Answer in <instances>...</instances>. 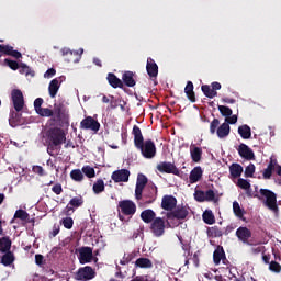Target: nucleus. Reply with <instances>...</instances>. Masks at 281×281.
I'll return each instance as SVG.
<instances>
[{"label": "nucleus", "instance_id": "obj_37", "mask_svg": "<svg viewBox=\"0 0 281 281\" xmlns=\"http://www.w3.org/2000/svg\"><path fill=\"white\" fill-rule=\"evenodd\" d=\"M206 234L209 238H221V236H223V231H221L218 226H214V227H209L206 231Z\"/></svg>", "mask_w": 281, "mask_h": 281}, {"label": "nucleus", "instance_id": "obj_15", "mask_svg": "<svg viewBox=\"0 0 281 281\" xmlns=\"http://www.w3.org/2000/svg\"><path fill=\"white\" fill-rule=\"evenodd\" d=\"M12 56L13 58H23V55L21 54V52L15 50L14 47L10 46V45H3L0 44V58L1 56Z\"/></svg>", "mask_w": 281, "mask_h": 281}, {"label": "nucleus", "instance_id": "obj_48", "mask_svg": "<svg viewBox=\"0 0 281 281\" xmlns=\"http://www.w3.org/2000/svg\"><path fill=\"white\" fill-rule=\"evenodd\" d=\"M82 172L86 175V177H88V179H93V177H95V169H93L91 166L83 167Z\"/></svg>", "mask_w": 281, "mask_h": 281}, {"label": "nucleus", "instance_id": "obj_32", "mask_svg": "<svg viewBox=\"0 0 281 281\" xmlns=\"http://www.w3.org/2000/svg\"><path fill=\"white\" fill-rule=\"evenodd\" d=\"M231 127L229 124L227 123H222L216 131V135L220 139H225V137H227L229 135L231 132Z\"/></svg>", "mask_w": 281, "mask_h": 281}, {"label": "nucleus", "instance_id": "obj_56", "mask_svg": "<svg viewBox=\"0 0 281 281\" xmlns=\"http://www.w3.org/2000/svg\"><path fill=\"white\" fill-rule=\"evenodd\" d=\"M4 64L8 65L10 67V69H12L13 71H16V69L20 68L16 60H12V59L7 58V59H4Z\"/></svg>", "mask_w": 281, "mask_h": 281}, {"label": "nucleus", "instance_id": "obj_38", "mask_svg": "<svg viewBox=\"0 0 281 281\" xmlns=\"http://www.w3.org/2000/svg\"><path fill=\"white\" fill-rule=\"evenodd\" d=\"M105 187H104V180L98 179L92 187V191L94 194H102L104 192Z\"/></svg>", "mask_w": 281, "mask_h": 281}, {"label": "nucleus", "instance_id": "obj_28", "mask_svg": "<svg viewBox=\"0 0 281 281\" xmlns=\"http://www.w3.org/2000/svg\"><path fill=\"white\" fill-rule=\"evenodd\" d=\"M184 93L189 101H191L192 103L196 102V94L194 93V83H192V81L187 82Z\"/></svg>", "mask_w": 281, "mask_h": 281}, {"label": "nucleus", "instance_id": "obj_46", "mask_svg": "<svg viewBox=\"0 0 281 281\" xmlns=\"http://www.w3.org/2000/svg\"><path fill=\"white\" fill-rule=\"evenodd\" d=\"M36 113H37V115H41V117H54V110H52L49 108H42Z\"/></svg>", "mask_w": 281, "mask_h": 281}, {"label": "nucleus", "instance_id": "obj_64", "mask_svg": "<svg viewBox=\"0 0 281 281\" xmlns=\"http://www.w3.org/2000/svg\"><path fill=\"white\" fill-rule=\"evenodd\" d=\"M53 76H56V69H54V68L48 69V70L44 74V77H45V78H52Z\"/></svg>", "mask_w": 281, "mask_h": 281}, {"label": "nucleus", "instance_id": "obj_6", "mask_svg": "<svg viewBox=\"0 0 281 281\" xmlns=\"http://www.w3.org/2000/svg\"><path fill=\"white\" fill-rule=\"evenodd\" d=\"M95 276H97L95 269H93L91 266H85L77 270V272L75 273V280L89 281V280H93Z\"/></svg>", "mask_w": 281, "mask_h": 281}, {"label": "nucleus", "instance_id": "obj_52", "mask_svg": "<svg viewBox=\"0 0 281 281\" xmlns=\"http://www.w3.org/2000/svg\"><path fill=\"white\" fill-rule=\"evenodd\" d=\"M254 172H256V165L249 164V165L245 168V177H246V178H251V177H254Z\"/></svg>", "mask_w": 281, "mask_h": 281}, {"label": "nucleus", "instance_id": "obj_36", "mask_svg": "<svg viewBox=\"0 0 281 281\" xmlns=\"http://www.w3.org/2000/svg\"><path fill=\"white\" fill-rule=\"evenodd\" d=\"M202 218L206 225H214V223H216V217H214L212 210L204 211Z\"/></svg>", "mask_w": 281, "mask_h": 281}, {"label": "nucleus", "instance_id": "obj_55", "mask_svg": "<svg viewBox=\"0 0 281 281\" xmlns=\"http://www.w3.org/2000/svg\"><path fill=\"white\" fill-rule=\"evenodd\" d=\"M269 269L272 271V273H280L281 272V266L277 261H271L269 263Z\"/></svg>", "mask_w": 281, "mask_h": 281}, {"label": "nucleus", "instance_id": "obj_57", "mask_svg": "<svg viewBox=\"0 0 281 281\" xmlns=\"http://www.w3.org/2000/svg\"><path fill=\"white\" fill-rule=\"evenodd\" d=\"M61 224L66 229H71V227H74V218L71 217L63 218Z\"/></svg>", "mask_w": 281, "mask_h": 281}, {"label": "nucleus", "instance_id": "obj_21", "mask_svg": "<svg viewBox=\"0 0 281 281\" xmlns=\"http://www.w3.org/2000/svg\"><path fill=\"white\" fill-rule=\"evenodd\" d=\"M236 236L241 240V243H249V238H251V231L241 226L237 228Z\"/></svg>", "mask_w": 281, "mask_h": 281}, {"label": "nucleus", "instance_id": "obj_22", "mask_svg": "<svg viewBox=\"0 0 281 281\" xmlns=\"http://www.w3.org/2000/svg\"><path fill=\"white\" fill-rule=\"evenodd\" d=\"M203 178V169L201 166L194 167L189 176L190 183H198Z\"/></svg>", "mask_w": 281, "mask_h": 281}, {"label": "nucleus", "instance_id": "obj_29", "mask_svg": "<svg viewBox=\"0 0 281 281\" xmlns=\"http://www.w3.org/2000/svg\"><path fill=\"white\" fill-rule=\"evenodd\" d=\"M156 216H157V214L151 209L144 210L140 213L142 221H144L147 224L153 223L155 221V218H157Z\"/></svg>", "mask_w": 281, "mask_h": 281}, {"label": "nucleus", "instance_id": "obj_53", "mask_svg": "<svg viewBox=\"0 0 281 281\" xmlns=\"http://www.w3.org/2000/svg\"><path fill=\"white\" fill-rule=\"evenodd\" d=\"M146 183H148V178L143 173H139L137 177L136 186L146 188Z\"/></svg>", "mask_w": 281, "mask_h": 281}, {"label": "nucleus", "instance_id": "obj_17", "mask_svg": "<svg viewBox=\"0 0 281 281\" xmlns=\"http://www.w3.org/2000/svg\"><path fill=\"white\" fill-rule=\"evenodd\" d=\"M146 71L149 78H157L159 76V66L155 63V59L148 57L146 64Z\"/></svg>", "mask_w": 281, "mask_h": 281}, {"label": "nucleus", "instance_id": "obj_41", "mask_svg": "<svg viewBox=\"0 0 281 281\" xmlns=\"http://www.w3.org/2000/svg\"><path fill=\"white\" fill-rule=\"evenodd\" d=\"M204 201L218 203V198L216 196V193L214 192V190L209 189L204 192Z\"/></svg>", "mask_w": 281, "mask_h": 281}, {"label": "nucleus", "instance_id": "obj_59", "mask_svg": "<svg viewBox=\"0 0 281 281\" xmlns=\"http://www.w3.org/2000/svg\"><path fill=\"white\" fill-rule=\"evenodd\" d=\"M52 192H54V194H63V184L60 183H56L53 186L52 188Z\"/></svg>", "mask_w": 281, "mask_h": 281}, {"label": "nucleus", "instance_id": "obj_60", "mask_svg": "<svg viewBox=\"0 0 281 281\" xmlns=\"http://www.w3.org/2000/svg\"><path fill=\"white\" fill-rule=\"evenodd\" d=\"M33 172L40 177H45V169H43L41 166H33Z\"/></svg>", "mask_w": 281, "mask_h": 281}, {"label": "nucleus", "instance_id": "obj_47", "mask_svg": "<svg viewBox=\"0 0 281 281\" xmlns=\"http://www.w3.org/2000/svg\"><path fill=\"white\" fill-rule=\"evenodd\" d=\"M20 74H25L26 76H31V78H34V71H32V68L25 64H21L19 68Z\"/></svg>", "mask_w": 281, "mask_h": 281}, {"label": "nucleus", "instance_id": "obj_44", "mask_svg": "<svg viewBox=\"0 0 281 281\" xmlns=\"http://www.w3.org/2000/svg\"><path fill=\"white\" fill-rule=\"evenodd\" d=\"M217 109H218L221 115H223V117H226V119L232 116V114L234 113L232 111V108L226 106V105H218Z\"/></svg>", "mask_w": 281, "mask_h": 281}, {"label": "nucleus", "instance_id": "obj_18", "mask_svg": "<svg viewBox=\"0 0 281 281\" xmlns=\"http://www.w3.org/2000/svg\"><path fill=\"white\" fill-rule=\"evenodd\" d=\"M143 199H146V203H154L157 200V187H148L143 194Z\"/></svg>", "mask_w": 281, "mask_h": 281}, {"label": "nucleus", "instance_id": "obj_35", "mask_svg": "<svg viewBox=\"0 0 281 281\" xmlns=\"http://www.w3.org/2000/svg\"><path fill=\"white\" fill-rule=\"evenodd\" d=\"M238 134L240 135L241 139H250L251 138V127L245 124L238 127Z\"/></svg>", "mask_w": 281, "mask_h": 281}, {"label": "nucleus", "instance_id": "obj_2", "mask_svg": "<svg viewBox=\"0 0 281 281\" xmlns=\"http://www.w3.org/2000/svg\"><path fill=\"white\" fill-rule=\"evenodd\" d=\"M67 142V135L65 134V130L60 127H50L46 132V144H47V153L50 157H56L58 153L56 150H60V146Z\"/></svg>", "mask_w": 281, "mask_h": 281}, {"label": "nucleus", "instance_id": "obj_14", "mask_svg": "<svg viewBox=\"0 0 281 281\" xmlns=\"http://www.w3.org/2000/svg\"><path fill=\"white\" fill-rule=\"evenodd\" d=\"M239 157L241 159H246V161H251L256 159V155L254 154V150L250 149L249 146H247L245 143H241L237 148Z\"/></svg>", "mask_w": 281, "mask_h": 281}, {"label": "nucleus", "instance_id": "obj_27", "mask_svg": "<svg viewBox=\"0 0 281 281\" xmlns=\"http://www.w3.org/2000/svg\"><path fill=\"white\" fill-rule=\"evenodd\" d=\"M2 254L4 255L1 257V265H3V267H12V265H14V260H16L14 252L8 251Z\"/></svg>", "mask_w": 281, "mask_h": 281}, {"label": "nucleus", "instance_id": "obj_61", "mask_svg": "<svg viewBox=\"0 0 281 281\" xmlns=\"http://www.w3.org/2000/svg\"><path fill=\"white\" fill-rule=\"evenodd\" d=\"M236 122H238V116L237 115H231L225 119V123L224 124H236Z\"/></svg>", "mask_w": 281, "mask_h": 281}, {"label": "nucleus", "instance_id": "obj_40", "mask_svg": "<svg viewBox=\"0 0 281 281\" xmlns=\"http://www.w3.org/2000/svg\"><path fill=\"white\" fill-rule=\"evenodd\" d=\"M233 212L237 218L245 221V211L240 209V204L238 202H233Z\"/></svg>", "mask_w": 281, "mask_h": 281}, {"label": "nucleus", "instance_id": "obj_34", "mask_svg": "<svg viewBox=\"0 0 281 281\" xmlns=\"http://www.w3.org/2000/svg\"><path fill=\"white\" fill-rule=\"evenodd\" d=\"M135 267L139 269H153V261L148 258L140 257L135 261Z\"/></svg>", "mask_w": 281, "mask_h": 281}, {"label": "nucleus", "instance_id": "obj_16", "mask_svg": "<svg viewBox=\"0 0 281 281\" xmlns=\"http://www.w3.org/2000/svg\"><path fill=\"white\" fill-rule=\"evenodd\" d=\"M161 207L167 212H172L177 207V198L173 195H165L161 200Z\"/></svg>", "mask_w": 281, "mask_h": 281}, {"label": "nucleus", "instance_id": "obj_54", "mask_svg": "<svg viewBox=\"0 0 281 281\" xmlns=\"http://www.w3.org/2000/svg\"><path fill=\"white\" fill-rule=\"evenodd\" d=\"M273 175V166L268 164V167L263 170L262 177L263 179H271Z\"/></svg>", "mask_w": 281, "mask_h": 281}, {"label": "nucleus", "instance_id": "obj_4", "mask_svg": "<svg viewBox=\"0 0 281 281\" xmlns=\"http://www.w3.org/2000/svg\"><path fill=\"white\" fill-rule=\"evenodd\" d=\"M259 192L261 196L266 198L265 205H267L268 210L278 214V212H280V209L278 207V195L269 189H260Z\"/></svg>", "mask_w": 281, "mask_h": 281}, {"label": "nucleus", "instance_id": "obj_62", "mask_svg": "<svg viewBox=\"0 0 281 281\" xmlns=\"http://www.w3.org/2000/svg\"><path fill=\"white\" fill-rule=\"evenodd\" d=\"M74 212H75V210L69 204H67V206L64 209L65 216H71L74 214Z\"/></svg>", "mask_w": 281, "mask_h": 281}, {"label": "nucleus", "instance_id": "obj_7", "mask_svg": "<svg viewBox=\"0 0 281 281\" xmlns=\"http://www.w3.org/2000/svg\"><path fill=\"white\" fill-rule=\"evenodd\" d=\"M11 100L14 111L21 113V111H23L25 106V99L23 97V92L19 89H13L11 91Z\"/></svg>", "mask_w": 281, "mask_h": 281}, {"label": "nucleus", "instance_id": "obj_10", "mask_svg": "<svg viewBox=\"0 0 281 281\" xmlns=\"http://www.w3.org/2000/svg\"><path fill=\"white\" fill-rule=\"evenodd\" d=\"M188 207L178 205L173 211L167 213V218L168 221H175V218H177V221H183L188 217Z\"/></svg>", "mask_w": 281, "mask_h": 281}, {"label": "nucleus", "instance_id": "obj_30", "mask_svg": "<svg viewBox=\"0 0 281 281\" xmlns=\"http://www.w3.org/2000/svg\"><path fill=\"white\" fill-rule=\"evenodd\" d=\"M59 89H60V80H58V78L53 79L48 86V93L50 98H55L58 94Z\"/></svg>", "mask_w": 281, "mask_h": 281}, {"label": "nucleus", "instance_id": "obj_12", "mask_svg": "<svg viewBox=\"0 0 281 281\" xmlns=\"http://www.w3.org/2000/svg\"><path fill=\"white\" fill-rule=\"evenodd\" d=\"M80 265H87L93 260V248L83 246L78 249Z\"/></svg>", "mask_w": 281, "mask_h": 281}, {"label": "nucleus", "instance_id": "obj_26", "mask_svg": "<svg viewBox=\"0 0 281 281\" xmlns=\"http://www.w3.org/2000/svg\"><path fill=\"white\" fill-rule=\"evenodd\" d=\"M61 56H68L67 61L68 63H76V59L71 58V56H82L83 49H80V53L78 50H71L69 48H61Z\"/></svg>", "mask_w": 281, "mask_h": 281}, {"label": "nucleus", "instance_id": "obj_13", "mask_svg": "<svg viewBox=\"0 0 281 281\" xmlns=\"http://www.w3.org/2000/svg\"><path fill=\"white\" fill-rule=\"evenodd\" d=\"M128 177H131L128 169H120L112 173L111 179L114 183H126L128 182Z\"/></svg>", "mask_w": 281, "mask_h": 281}, {"label": "nucleus", "instance_id": "obj_51", "mask_svg": "<svg viewBox=\"0 0 281 281\" xmlns=\"http://www.w3.org/2000/svg\"><path fill=\"white\" fill-rule=\"evenodd\" d=\"M237 186L241 190H250V188H251V183H249L246 179H243V178H239L237 180Z\"/></svg>", "mask_w": 281, "mask_h": 281}, {"label": "nucleus", "instance_id": "obj_5", "mask_svg": "<svg viewBox=\"0 0 281 281\" xmlns=\"http://www.w3.org/2000/svg\"><path fill=\"white\" fill-rule=\"evenodd\" d=\"M156 169L158 172H161L162 175H175L176 177H181V170L177 168V165L175 162L170 161H160Z\"/></svg>", "mask_w": 281, "mask_h": 281}, {"label": "nucleus", "instance_id": "obj_23", "mask_svg": "<svg viewBox=\"0 0 281 281\" xmlns=\"http://www.w3.org/2000/svg\"><path fill=\"white\" fill-rule=\"evenodd\" d=\"M21 117H22V114L20 112H18L16 110H11L10 116H9L10 126H12V128H16V126H21Z\"/></svg>", "mask_w": 281, "mask_h": 281}, {"label": "nucleus", "instance_id": "obj_33", "mask_svg": "<svg viewBox=\"0 0 281 281\" xmlns=\"http://www.w3.org/2000/svg\"><path fill=\"white\" fill-rule=\"evenodd\" d=\"M229 173L233 179H238L243 175V166L238 162H233L229 166Z\"/></svg>", "mask_w": 281, "mask_h": 281}, {"label": "nucleus", "instance_id": "obj_8", "mask_svg": "<svg viewBox=\"0 0 281 281\" xmlns=\"http://www.w3.org/2000/svg\"><path fill=\"white\" fill-rule=\"evenodd\" d=\"M150 232L156 236V238H159L166 234V221L161 217H156L150 225Z\"/></svg>", "mask_w": 281, "mask_h": 281}, {"label": "nucleus", "instance_id": "obj_49", "mask_svg": "<svg viewBox=\"0 0 281 281\" xmlns=\"http://www.w3.org/2000/svg\"><path fill=\"white\" fill-rule=\"evenodd\" d=\"M220 126H221V121L218 119H213V121L210 123L211 135H214L216 131H218Z\"/></svg>", "mask_w": 281, "mask_h": 281}, {"label": "nucleus", "instance_id": "obj_58", "mask_svg": "<svg viewBox=\"0 0 281 281\" xmlns=\"http://www.w3.org/2000/svg\"><path fill=\"white\" fill-rule=\"evenodd\" d=\"M34 109H35L36 113L43 109V98L35 99Z\"/></svg>", "mask_w": 281, "mask_h": 281}, {"label": "nucleus", "instance_id": "obj_24", "mask_svg": "<svg viewBox=\"0 0 281 281\" xmlns=\"http://www.w3.org/2000/svg\"><path fill=\"white\" fill-rule=\"evenodd\" d=\"M122 81L124 82L125 87H135L137 81H135V72L127 70L122 75Z\"/></svg>", "mask_w": 281, "mask_h": 281}, {"label": "nucleus", "instance_id": "obj_39", "mask_svg": "<svg viewBox=\"0 0 281 281\" xmlns=\"http://www.w3.org/2000/svg\"><path fill=\"white\" fill-rule=\"evenodd\" d=\"M72 209L78 210V207H82L85 204V199H82V195H78L72 198L68 203Z\"/></svg>", "mask_w": 281, "mask_h": 281}, {"label": "nucleus", "instance_id": "obj_3", "mask_svg": "<svg viewBox=\"0 0 281 281\" xmlns=\"http://www.w3.org/2000/svg\"><path fill=\"white\" fill-rule=\"evenodd\" d=\"M52 121L59 126L69 124V109L64 103H55Z\"/></svg>", "mask_w": 281, "mask_h": 281}, {"label": "nucleus", "instance_id": "obj_63", "mask_svg": "<svg viewBox=\"0 0 281 281\" xmlns=\"http://www.w3.org/2000/svg\"><path fill=\"white\" fill-rule=\"evenodd\" d=\"M43 260H45V257H43V255H35V265H38V267H41L43 265Z\"/></svg>", "mask_w": 281, "mask_h": 281}, {"label": "nucleus", "instance_id": "obj_43", "mask_svg": "<svg viewBox=\"0 0 281 281\" xmlns=\"http://www.w3.org/2000/svg\"><path fill=\"white\" fill-rule=\"evenodd\" d=\"M13 218H20V221H27L30 218V214L25 210H16Z\"/></svg>", "mask_w": 281, "mask_h": 281}, {"label": "nucleus", "instance_id": "obj_1", "mask_svg": "<svg viewBox=\"0 0 281 281\" xmlns=\"http://www.w3.org/2000/svg\"><path fill=\"white\" fill-rule=\"evenodd\" d=\"M132 135L134 136V146L140 151L145 159H154L157 156V146L153 139L144 140V135L142 134V128L134 125L132 130Z\"/></svg>", "mask_w": 281, "mask_h": 281}, {"label": "nucleus", "instance_id": "obj_9", "mask_svg": "<svg viewBox=\"0 0 281 281\" xmlns=\"http://www.w3.org/2000/svg\"><path fill=\"white\" fill-rule=\"evenodd\" d=\"M119 207L124 216H133L137 212V205L132 200H122Z\"/></svg>", "mask_w": 281, "mask_h": 281}, {"label": "nucleus", "instance_id": "obj_45", "mask_svg": "<svg viewBox=\"0 0 281 281\" xmlns=\"http://www.w3.org/2000/svg\"><path fill=\"white\" fill-rule=\"evenodd\" d=\"M70 178L72 179V181H82V179H85V175L82 173V171H80V169H74L70 172Z\"/></svg>", "mask_w": 281, "mask_h": 281}, {"label": "nucleus", "instance_id": "obj_31", "mask_svg": "<svg viewBox=\"0 0 281 281\" xmlns=\"http://www.w3.org/2000/svg\"><path fill=\"white\" fill-rule=\"evenodd\" d=\"M11 249L12 240L8 236L0 238V254H7Z\"/></svg>", "mask_w": 281, "mask_h": 281}, {"label": "nucleus", "instance_id": "obj_50", "mask_svg": "<svg viewBox=\"0 0 281 281\" xmlns=\"http://www.w3.org/2000/svg\"><path fill=\"white\" fill-rule=\"evenodd\" d=\"M194 199L198 203H205V191L203 190H195Z\"/></svg>", "mask_w": 281, "mask_h": 281}, {"label": "nucleus", "instance_id": "obj_20", "mask_svg": "<svg viewBox=\"0 0 281 281\" xmlns=\"http://www.w3.org/2000/svg\"><path fill=\"white\" fill-rule=\"evenodd\" d=\"M106 80H108L109 85L112 86L113 89H124V82L121 81V79L117 78V76H115V74L109 72Z\"/></svg>", "mask_w": 281, "mask_h": 281}, {"label": "nucleus", "instance_id": "obj_25", "mask_svg": "<svg viewBox=\"0 0 281 281\" xmlns=\"http://www.w3.org/2000/svg\"><path fill=\"white\" fill-rule=\"evenodd\" d=\"M221 260H227V257H225V250L223 249V246H218L213 252L214 265H221Z\"/></svg>", "mask_w": 281, "mask_h": 281}, {"label": "nucleus", "instance_id": "obj_11", "mask_svg": "<svg viewBox=\"0 0 281 281\" xmlns=\"http://www.w3.org/2000/svg\"><path fill=\"white\" fill-rule=\"evenodd\" d=\"M80 128L83 131H93V133H98V131H100V122L92 116H87L80 122Z\"/></svg>", "mask_w": 281, "mask_h": 281}, {"label": "nucleus", "instance_id": "obj_42", "mask_svg": "<svg viewBox=\"0 0 281 281\" xmlns=\"http://www.w3.org/2000/svg\"><path fill=\"white\" fill-rule=\"evenodd\" d=\"M201 89L206 98L212 99L218 95V92L214 91L209 85L202 86Z\"/></svg>", "mask_w": 281, "mask_h": 281}, {"label": "nucleus", "instance_id": "obj_19", "mask_svg": "<svg viewBox=\"0 0 281 281\" xmlns=\"http://www.w3.org/2000/svg\"><path fill=\"white\" fill-rule=\"evenodd\" d=\"M190 155L193 164H199L203 157V148L196 147L194 144H191Z\"/></svg>", "mask_w": 281, "mask_h": 281}]
</instances>
